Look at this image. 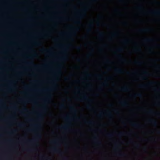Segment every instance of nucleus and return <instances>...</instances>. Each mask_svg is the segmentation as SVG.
Returning a JSON list of instances; mask_svg holds the SVG:
<instances>
[{"label":"nucleus","mask_w":160,"mask_h":160,"mask_svg":"<svg viewBox=\"0 0 160 160\" xmlns=\"http://www.w3.org/2000/svg\"><path fill=\"white\" fill-rule=\"evenodd\" d=\"M98 34L99 36L100 37H102L104 35V33L103 32H100L99 31H98Z\"/></svg>","instance_id":"nucleus-36"},{"label":"nucleus","mask_w":160,"mask_h":160,"mask_svg":"<svg viewBox=\"0 0 160 160\" xmlns=\"http://www.w3.org/2000/svg\"><path fill=\"white\" fill-rule=\"evenodd\" d=\"M106 115L110 119L112 118L113 116L112 113L110 111L108 112V113L106 114Z\"/></svg>","instance_id":"nucleus-27"},{"label":"nucleus","mask_w":160,"mask_h":160,"mask_svg":"<svg viewBox=\"0 0 160 160\" xmlns=\"http://www.w3.org/2000/svg\"><path fill=\"white\" fill-rule=\"evenodd\" d=\"M64 118L65 120L68 121H70L72 120V118L68 116H66L64 117Z\"/></svg>","instance_id":"nucleus-23"},{"label":"nucleus","mask_w":160,"mask_h":160,"mask_svg":"<svg viewBox=\"0 0 160 160\" xmlns=\"http://www.w3.org/2000/svg\"><path fill=\"white\" fill-rule=\"evenodd\" d=\"M120 90L122 91L127 92L129 90V88L127 86H125L121 88Z\"/></svg>","instance_id":"nucleus-10"},{"label":"nucleus","mask_w":160,"mask_h":160,"mask_svg":"<svg viewBox=\"0 0 160 160\" xmlns=\"http://www.w3.org/2000/svg\"><path fill=\"white\" fill-rule=\"evenodd\" d=\"M26 63L30 65H32L35 68H38L39 67L38 65L34 64L32 62H26Z\"/></svg>","instance_id":"nucleus-24"},{"label":"nucleus","mask_w":160,"mask_h":160,"mask_svg":"<svg viewBox=\"0 0 160 160\" xmlns=\"http://www.w3.org/2000/svg\"><path fill=\"white\" fill-rule=\"evenodd\" d=\"M87 10V8L86 7L81 10L80 13H79L78 14V19L75 21V23L76 24H79L81 23V22L80 19H82L86 16Z\"/></svg>","instance_id":"nucleus-1"},{"label":"nucleus","mask_w":160,"mask_h":160,"mask_svg":"<svg viewBox=\"0 0 160 160\" xmlns=\"http://www.w3.org/2000/svg\"><path fill=\"white\" fill-rule=\"evenodd\" d=\"M76 49L78 50H80L81 49V47L79 46H77Z\"/></svg>","instance_id":"nucleus-53"},{"label":"nucleus","mask_w":160,"mask_h":160,"mask_svg":"<svg viewBox=\"0 0 160 160\" xmlns=\"http://www.w3.org/2000/svg\"><path fill=\"white\" fill-rule=\"evenodd\" d=\"M17 131L16 130H15V129H14V130H12L10 132V134H12V133H15V132H16Z\"/></svg>","instance_id":"nucleus-52"},{"label":"nucleus","mask_w":160,"mask_h":160,"mask_svg":"<svg viewBox=\"0 0 160 160\" xmlns=\"http://www.w3.org/2000/svg\"><path fill=\"white\" fill-rule=\"evenodd\" d=\"M141 51V49L140 48H136L134 49V51L135 52H140Z\"/></svg>","instance_id":"nucleus-47"},{"label":"nucleus","mask_w":160,"mask_h":160,"mask_svg":"<svg viewBox=\"0 0 160 160\" xmlns=\"http://www.w3.org/2000/svg\"><path fill=\"white\" fill-rule=\"evenodd\" d=\"M51 150L52 152L55 153H59L60 154H62V152L56 147H54L51 148Z\"/></svg>","instance_id":"nucleus-4"},{"label":"nucleus","mask_w":160,"mask_h":160,"mask_svg":"<svg viewBox=\"0 0 160 160\" xmlns=\"http://www.w3.org/2000/svg\"><path fill=\"white\" fill-rule=\"evenodd\" d=\"M134 63L137 65H141L143 63V62H142L136 61L134 62Z\"/></svg>","instance_id":"nucleus-33"},{"label":"nucleus","mask_w":160,"mask_h":160,"mask_svg":"<svg viewBox=\"0 0 160 160\" xmlns=\"http://www.w3.org/2000/svg\"><path fill=\"white\" fill-rule=\"evenodd\" d=\"M25 88L26 89H29V87L28 85H26L25 87Z\"/></svg>","instance_id":"nucleus-64"},{"label":"nucleus","mask_w":160,"mask_h":160,"mask_svg":"<svg viewBox=\"0 0 160 160\" xmlns=\"http://www.w3.org/2000/svg\"><path fill=\"white\" fill-rule=\"evenodd\" d=\"M133 96L134 97H142V94L141 93H139L135 94L133 95Z\"/></svg>","instance_id":"nucleus-25"},{"label":"nucleus","mask_w":160,"mask_h":160,"mask_svg":"<svg viewBox=\"0 0 160 160\" xmlns=\"http://www.w3.org/2000/svg\"><path fill=\"white\" fill-rule=\"evenodd\" d=\"M9 108L10 109L17 110V108L16 106V105H15V104H12V106H11Z\"/></svg>","instance_id":"nucleus-26"},{"label":"nucleus","mask_w":160,"mask_h":160,"mask_svg":"<svg viewBox=\"0 0 160 160\" xmlns=\"http://www.w3.org/2000/svg\"><path fill=\"white\" fill-rule=\"evenodd\" d=\"M78 100L81 102L84 100H87L90 102H92V99H89L85 95L82 96L80 98H78Z\"/></svg>","instance_id":"nucleus-3"},{"label":"nucleus","mask_w":160,"mask_h":160,"mask_svg":"<svg viewBox=\"0 0 160 160\" xmlns=\"http://www.w3.org/2000/svg\"><path fill=\"white\" fill-rule=\"evenodd\" d=\"M69 124H66L64 126H62L60 127V128L63 130H64L66 131L68 130Z\"/></svg>","instance_id":"nucleus-14"},{"label":"nucleus","mask_w":160,"mask_h":160,"mask_svg":"<svg viewBox=\"0 0 160 160\" xmlns=\"http://www.w3.org/2000/svg\"><path fill=\"white\" fill-rule=\"evenodd\" d=\"M73 29L76 31H78L79 29V28L77 27H75L73 28Z\"/></svg>","instance_id":"nucleus-56"},{"label":"nucleus","mask_w":160,"mask_h":160,"mask_svg":"<svg viewBox=\"0 0 160 160\" xmlns=\"http://www.w3.org/2000/svg\"><path fill=\"white\" fill-rule=\"evenodd\" d=\"M130 41V40L128 39H126L123 41L122 42L125 44H126L128 43Z\"/></svg>","instance_id":"nucleus-41"},{"label":"nucleus","mask_w":160,"mask_h":160,"mask_svg":"<svg viewBox=\"0 0 160 160\" xmlns=\"http://www.w3.org/2000/svg\"><path fill=\"white\" fill-rule=\"evenodd\" d=\"M58 46H60V47H62L63 48H64L63 53H64L65 52V51H66V49L67 48V46L62 45H58Z\"/></svg>","instance_id":"nucleus-30"},{"label":"nucleus","mask_w":160,"mask_h":160,"mask_svg":"<svg viewBox=\"0 0 160 160\" xmlns=\"http://www.w3.org/2000/svg\"><path fill=\"white\" fill-rule=\"evenodd\" d=\"M34 44L37 45H40L41 43L39 42H34Z\"/></svg>","instance_id":"nucleus-50"},{"label":"nucleus","mask_w":160,"mask_h":160,"mask_svg":"<svg viewBox=\"0 0 160 160\" xmlns=\"http://www.w3.org/2000/svg\"><path fill=\"white\" fill-rule=\"evenodd\" d=\"M148 122L155 127H156L158 125L157 122L155 120L150 119L148 120Z\"/></svg>","instance_id":"nucleus-5"},{"label":"nucleus","mask_w":160,"mask_h":160,"mask_svg":"<svg viewBox=\"0 0 160 160\" xmlns=\"http://www.w3.org/2000/svg\"><path fill=\"white\" fill-rule=\"evenodd\" d=\"M27 131L29 132H32L34 131V130L33 129H28L27 130Z\"/></svg>","instance_id":"nucleus-57"},{"label":"nucleus","mask_w":160,"mask_h":160,"mask_svg":"<svg viewBox=\"0 0 160 160\" xmlns=\"http://www.w3.org/2000/svg\"><path fill=\"white\" fill-rule=\"evenodd\" d=\"M64 105L63 104H61L59 106V108L60 109H62L64 108Z\"/></svg>","instance_id":"nucleus-48"},{"label":"nucleus","mask_w":160,"mask_h":160,"mask_svg":"<svg viewBox=\"0 0 160 160\" xmlns=\"http://www.w3.org/2000/svg\"><path fill=\"white\" fill-rule=\"evenodd\" d=\"M19 112L21 114H22L23 112H29V111L28 109L26 108V107H24L22 108V109L21 110L19 111Z\"/></svg>","instance_id":"nucleus-21"},{"label":"nucleus","mask_w":160,"mask_h":160,"mask_svg":"<svg viewBox=\"0 0 160 160\" xmlns=\"http://www.w3.org/2000/svg\"><path fill=\"white\" fill-rule=\"evenodd\" d=\"M38 120H41L42 119V115L41 113H38Z\"/></svg>","instance_id":"nucleus-35"},{"label":"nucleus","mask_w":160,"mask_h":160,"mask_svg":"<svg viewBox=\"0 0 160 160\" xmlns=\"http://www.w3.org/2000/svg\"><path fill=\"white\" fill-rule=\"evenodd\" d=\"M118 34V32H115L113 33L112 34V37H115Z\"/></svg>","instance_id":"nucleus-45"},{"label":"nucleus","mask_w":160,"mask_h":160,"mask_svg":"<svg viewBox=\"0 0 160 160\" xmlns=\"http://www.w3.org/2000/svg\"><path fill=\"white\" fill-rule=\"evenodd\" d=\"M85 74L88 77H90L91 76V75L90 74L87 73V72H85Z\"/></svg>","instance_id":"nucleus-63"},{"label":"nucleus","mask_w":160,"mask_h":160,"mask_svg":"<svg viewBox=\"0 0 160 160\" xmlns=\"http://www.w3.org/2000/svg\"><path fill=\"white\" fill-rule=\"evenodd\" d=\"M70 110L74 112H75L77 111L76 109L73 106H70Z\"/></svg>","instance_id":"nucleus-28"},{"label":"nucleus","mask_w":160,"mask_h":160,"mask_svg":"<svg viewBox=\"0 0 160 160\" xmlns=\"http://www.w3.org/2000/svg\"><path fill=\"white\" fill-rule=\"evenodd\" d=\"M86 108L88 109H93V108H92L91 105L90 104H88L86 106Z\"/></svg>","instance_id":"nucleus-43"},{"label":"nucleus","mask_w":160,"mask_h":160,"mask_svg":"<svg viewBox=\"0 0 160 160\" xmlns=\"http://www.w3.org/2000/svg\"><path fill=\"white\" fill-rule=\"evenodd\" d=\"M104 114L103 112H101L98 115V116L99 117H101L102 115Z\"/></svg>","instance_id":"nucleus-54"},{"label":"nucleus","mask_w":160,"mask_h":160,"mask_svg":"<svg viewBox=\"0 0 160 160\" xmlns=\"http://www.w3.org/2000/svg\"><path fill=\"white\" fill-rule=\"evenodd\" d=\"M113 134L112 133H108L106 134L107 137L109 138H111L113 136Z\"/></svg>","instance_id":"nucleus-37"},{"label":"nucleus","mask_w":160,"mask_h":160,"mask_svg":"<svg viewBox=\"0 0 160 160\" xmlns=\"http://www.w3.org/2000/svg\"><path fill=\"white\" fill-rule=\"evenodd\" d=\"M67 59V56L65 54H63L62 56L59 58V59L62 61H65Z\"/></svg>","instance_id":"nucleus-19"},{"label":"nucleus","mask_w":160,"mask_h":160,"mask_svg":"<svg viewBox=\"0 0 160 160\" xmlns=\"http://www.w3.org/2000/svg\"><path fill=\"white\" fill-rule=\"evenodd\" d=\"M115 148L117 149H118V148L120 146V145L117 143H115Z\"/></svg>","instance_id":"nucleus-46"},{"label":"nucleus","mask_w":160,"mask_h":160,"mask_svg":"<svg viewBox=\"0 0 160 160\" xmlns=\"http://www.w3.org/2000/svg\"><path fill=\"white\" fill-rule=\"evenodd\" d=\"M118 155L119 156L122 157V156H124L125 154L123 153H119L118 154Z\"/></svg>","instance_id":"nucleus-59"},{"label":"nucleus","mask_w":160,"mask_h":160,"mask_svg":"<svg viewBox=\"0 0 160 160\" xmlns=\"http://www.w3.org/2000/svg\"><path fill=\"white\" fill-rule=\"evenodd\" d=\"M93 26V23L92 22H90L88 24V28L87 29V31L88 32H89L91 31V28Z\"/></svg>","instance_id":"nucleus-11"},{"label":"nucleus","mask_w":160,"mask_h":160,"mask_svg":"<svg viewBox=\"0 0 160 160\" xmlns=\"http://www.w3.org/2000/svg\"><path fill=\"white\" fill-rule=\"evenodd\" d=\"M149 12L151 14L160 16V10H153Z\"/></svg>","instance_id":"nucleus-7"},{"label":"nucleus","mask_w":160,"mask_h":160,"mask_svg":"<svg viewBox=\"0 0 160 160\" xmlns=\"http://www.w3.org/2000/svg\"><path fill=\"white\" fill-rule=\"evenodd\" d=\"M143 73L144 75H148L149 73L148 72L146 71H144L143 72Z\"/></svg>","instance_id":"nucleus-49"},{"label":"nucleus","mask_w":160,"mask_h":160,"mask_svg":"<svg viewBox=\"0 0 160 160\" xmlns=\"http://www.w3.org/2000/svg\"><path fill=\"white\" fill-rule=\"evenodd\" d=\"M33 126L37 128H39L41 127V125L39 124H37L33 125Z\"/></svg>","instance_id":"nucleus-40"},{"label":"nucleus","mask_w":160,"mask_h":160,"mask_svg":"<svg viewBox=\"0 0 160 160\" xmlns=\"http://www.w3.org/2000/svg\"><path fill=\"white\" fill-rule=\"evenodd\" d=\"M152 29L151 28H144L140 29L138 30V31L139 32H150L152 31Z\"/></svg>","instance_id":"nucleus-6"},{"label":"nucleus","mask_w":160,"mask_h":160,"mask_svg":"<svg viewBox=\"0 0 160 160\" xmlns=\"http://www.w3.org/2000/svg\"><path fill=\"white\" fill-rule=\"evenodd\" d=\"M120 105L123 107H127L128 106V104L126 100H123L119 102Z\"/></svg>","instance_id":"nucleus-9"},{"label":"nucleus","mask_w":160,"mask_h":160,"mask_svg":"<svg viewBox=\"0 0 160 160\" xmlns=\"http://www.w3.org/2000/svg\"><path fill=\"white\" fill-rule=\"evenodd\" d=\"M123 48H118L117 49V51L118 52H122L123 51Z\"/></svg>","instance_id":"nucleus-39"},{"label":"nucleus","mask_w":160,"mask_h":160,"mask_svg":"<svg viewBox=\"0 0 160 160\" xmlns=\"http://www.w3.org/2000/svg\"><path fill=\"white\" fill-rule=\"evenodd\" d=\"M148 113L150 114H158V113H156V112H154L152 110H149V111L148 112Z\"/></svg>","instance_id":"nucleus-31"},{"label":"nucleus","mask_w":160,"mask_h":160,"mask_svg":"<svg viewBox=\"0 0 160 160\" xmlns=\"http://www.w3.org/2000/svg\"><path fill=\"white\" fill-rule=\"evenodd\" d=\"M115 72L119 74H122L124 73V71L121 68H115Z\"/></svg>","instance_id":"nucleus-12"},{"label":"nucleus","mask_w":160,"mask_h":160,"mask_svg":"<svg viewBox=\"0 0 160 160\" xmlns=\"http://www.w3.org/2000/svg\"><path fill=\"white\" fill-rule=\"evenodd\" d=\"M102 85L103 86H107L108 85V84L106 82H104V83H102Z\"/></svg>","instance_id":"nucleus-61"},{"label":"nucleus","mask_w":160,"mask_h":160,"mask_svg":"<svg viewBox=\"0 0 160 160\" xmlns=\"http://www.w3.org/2000/svg\"><path fill=\"white\" fill-rule=\"evenodd\" d=\"M98 138L97 137H94V139L95 140V143L98 145H101L102 144V142L101 141L97 140Z\"/></svg>","instance_id":"nucleus-20"},{"label":"nucleus","mask_w":160,"mask_h":160,"mask_svg":"<svg viewBox=\"0 0 160 160\" xmlns=\"http://www.w3.org/2000/svg\"><path fill=\"white\" fill-rule=\"evenodd\" d=\"M41 134L40 133H37L35 134V137L32 140H28L27 141L28 142H36L38 140L40 139L41 138Z\"/></svg>","instance_id":"nucleus-2"},{"label":"nucleus","mask_w":160,"mask_h":160,"mask_svg":"<svg viewBox=\"0 0 160 160\" xmlns=\"http://www.w3.org/2000/svg\"><path fill=\"white\" fill-rule=\"evenodd\" d=\"M51 98V96L50 94H48L46 98L43 100L46 102H48Z\"/></svg>","instance_id":"nucleus-18"},{"label":"nucleus","mask_w":160,"mask_h":160,"mask_svg":"<svg viewBox=\"0 0 160 160\" xmlns=\"http://www.w3.org/2000/svg\"><path fill=\"white\" fill-rule=\"evenodd\" d=\"M157 82H151L148 83L149 85H153L157 84Z\"/></svg>","instance_id":"nucleus-44"},{"label":"nucleus","mask_w":160,"mask_h":160,"mask_svg":"<svg viewBox=\"0 0 160 160\" xmlns=\"http://www.w3.org/2000/svg\"><path fill=\"white\" fill-rule=\"evenodd\" d=\"M121 60L123 61L124 62L126 63L127 62V60L126 59H123V58H122L121 59Z\"/></svg>","instance_id":"nucleus-60"},{"label":"nucleus","mask_w":160,"mask_h":160,"mask_svg":"<svg viewBox=\"0 0 160 160\" xmlns=\"http://www.w3.org/2000/svg\"><path fill=\"white\" fill-rule=\"evenodd\" d=\"M41 51L43 53H47L49 54V55H52V52L50 50H48L47 49L43 48L41 50Z\"/></svg>","instance_id":"nucleus-8"},{"label":"nucleus","mask_w":160,"mask_h":160,"mask_svg":"<svg viewBox=\"0 0 160 160\" xmlns=\"http://www.w3.org/2000/svg\"><path fill=\"white\" fill-rule=\"evenodd\" d=\"M57 86V85L56 84H53V87L49 88L43 89L42 90H41V91H51L53 90L54 89V87Z\"/></svg>","instance_id":"nucleus-13"},{"label":"nucleus","mask_w":160,"mask_h":160,"mask_svg":"<svg viewBox=\"0 0 160 160\" xmlns=\"http://www.w3.org/2000/svg\"><path fill=\"white\" fill-rule=\"evenodd\" d=\"M137 8L139 9V10H142V9H143V8L142 7V6H138V7H137Z\"/></svg>","instance_id":"nucleus-58"},{"label":"nucleus","mask_w":160,"mask_h":160,"mask_svg":"<svg viewBox=\"0 0 160 160\" xmlns=\"http://www.w3.org/2000/svg\"><path fill=\"white\" fill-rule=\"evenodd\" d=\"M125 134V133L122 132H119L118 134V136L119 137H122V136H123Z\"/></svg>","instance_id":"nucleus-34"},{"label":"nucleus","mask_w":160,"mask_h":160,"mask_svg":"<svg viewBox=\"0 0 160 160\" xmlns=\"http://www.w3.org/2000/svg\"><path fill=\"white\" fill-rule=\"evenodd\" d=\"M18 126L20 127H22L25 126V124L22 123H20L18 124Z\"/></svg>","instance_id":"nucleus-42"},{"label":"nucleus","mask_w":160,"mask_h":160,"mask_svg":"<svg viewBox=\"0 0 160 160\" xmlns=\"http://www.w3.org/2000/svg\"><path fill=\"white\" fill-rule=\"evenodd\" d=\"M96 76L98 78L101 79V78L102 77V75L99 74L96 75Z\"/></svg>","instance_id":"nucleus-55"},{"label":"nucleus","mask_w":160,"mask_h":160,"mask_svg":"<svg viewBox=\"0 0 160 160\" xmlns=\"http://www.w3.org/2000/svg\"><path fill=\"white\" fill-rule=\"evenodd\" d=\"M147 85H145V84H140L138 85V87L139 88H146L147 86Z\"/></svg>","instance_id":"nucleus-29"},{"label":"nucleus","mask_w":160,"mask_h":160,"mask_svg":"<svg viewBox=\"0 0 160 160\" xmlns=\"http://www.w3.org/2000/svg\"><path fill=\"white\" fill-rule=\"evenodd\" d=\"M40 158L42 159H46L48 160H52L51 158L49 157H47L45 155H43L40 157Z\"/></svg>","instance_id":"nucleus-16"},{"label":"nucleus","mask_w":160,"mask_h":160,"mask_svg":"<svg viewBox=\"0 0 160 160\" xmlns=\"http://www.w3.org/2000/svg\"><path fill=\"white\" fill-rule=\"evenodd\" d=\"M58 141L57 140H53L51 142L52 143L58 144Z\"/></svg>","instance_id":"nucleus-38"},{"label":"nucleus","mask_w":160,"mask_h":160,"mask_svg":"<svg viewBox=\"0 0 160 160\" xmlns=\"http://www.w3.org/2000/svg\"><path fill=\"white\" fill-rule=\"evenodd\" d=\"M20 102L24 103V102H35L33 100H32L31 99H28V100H23L21 99L20 100Z\"/></svg>","instance_id":"nucleus-17"},{"label":"nucleus","mask_w":160,"mask_h":160,"mask_svg":"<svg viewBox=\"0 0 160 160\" xmlns=\"http://www.w3.org/2000/svg\"><path fill=\"white\" fill-rule=\"evenodd\" d=\"M154 39L151 38H147L143 40L144 42H150L153 41Z\"/></svg>","instance_id":"nucleus-22"},{"label":"nucleus","mask_w":160,"mask_h":160,"mask_svg":"<svg viewBox=\"0 0 160 160\" xmlns=\"http://www.w3.org/2000/svg\"><path fill=\"white\" fill-rule=\"evenodd\" d=\"M61 72V70L59 69H58L56 71V73L57 74H59V73H60Z\"/></svg>","instance_id":"nucleus-51"},{"label":"nucleus","mask_w":160,"mask_h":160,"mask_svg":"<svg viewBox=\"0 0 160 160\" xmlns=\"http://www.w3.org/2000/svg\"><path fill=\"white\" fill-rule=\"evenodd\" d=\"M69 78L68 77H66L64 78V80L66 81H68L69 80Z\"/></svg>","instance_id":"nucleus-62"},{"label":"nucleus","mask_w":160,"mask_h":160,"mask_svg":"<svg viewBox=\"0 0 160 160\" xmlns=\"http://www.w3.org/2000/svg\"><path fill=\"white\" fill-rule=\"evenodd\" d=\"M131 125L132 126L136 128H140L141 126L140 124L136 122H131Z\"/></svg>","instance_id":"nucleus-15"},{"label":"nucleus","mask_w":160,"mask_h":160,"mask_svg":"<svg viewBox=\"0 0 160 160\" xmlns=\"http://www.w3.org/2000/svg\"><path fill=\"white\" fill-rule=\"evenodd\" d=\"M85 122L86 123L89 125H92L94 123V122L92 121H85Z\"/></svg>","instance_id":"nucleus-32"}]
</instances>
